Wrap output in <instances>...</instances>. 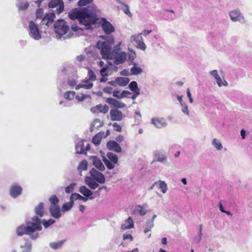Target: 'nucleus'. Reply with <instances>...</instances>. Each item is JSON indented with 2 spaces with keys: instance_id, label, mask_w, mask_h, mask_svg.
Here are the masks:
<instances>
[{
  "instance_id": "69168bd1",
  "label": "nucleus",
  "mask_w": 252,
  "mask_h": 252,
  "mask_svg": "<svg viewBox=\"0 0 252 252\" xmlns=\"http://www.w3.org/2000/svg\"><path fill=\"white\" fill-rule=\"evenodd\" d=\"M85 58V57L84 55H80L79 56H77L76 58V60L78 61L79 62H82L83 61H84Z\"/></svg>"
},
{
  "instance_id": "9d476101",
  "label": "nucleus",
  "mask_w": 252,
  "mask_h": 252,
  "mask_svg": "<svg viewBox=\"0 0 252 252\" xmlns=\"http://www.w3.org/2000/svg\"><path fill=\"white\" fill-rule=\"evenodd\" d=\"M90 174L97 183L99 184H103L105 182V178L103 174L97 171L94 168H93L90 171Z\"/></svg>"
},
{
  "instance_id": "0eeeda50",
  "label": "nucleus",
  "mask_w": 252,
  "mask_h": 252,
  "mask_svg": "<svg viewBox=\"0 0 252 252\" xmlns=\"http://www.w3.org/2000/svg\"><path fill=\"white\" fill-rule=\"evenodd\" d=\"M55 18V15L53 13L46 14L41 19L39 26L40 29L46 31L48 28L50 27Z\"/></svg>"
},
{
  "instance_id": "6e6d98bb",
  "label": "nucleus",
  "mask_w": 252,
  "mask_h": 252,
  "mask_svg": "<svg viewBox=\"0 0 252 252\" xmlns=\"http://www.w3.org/2000/svg\"><path fill=\"white\" fill-rule=\"evenodd\" d=\"M36 19H41L44 17L43 9L42 8H38L36 11Z\"/></svg>"
},
{
  "instance_id": "13d9d810",
  "label": "nucleus",
  "mask_w": 252,
  "mask_h": 252,
  "mask_svg": "<svg viewBox=\"0 0 252 252\" xmlns=\"http://www.w3.org/2000/svg\"><path fill=\"white\" fill-rule=\"evenodd\" d=\"M113 94L114 97H116L118 98H123L122 92L121 93L118 91H114L113 92Z\"/></svg>"
},
{
  "instance_id": "58836bf2",
  "label": "nucleus",
  "mask_w": 252,
  "mask_h": 252,
  "mask_svg": "<svg viewBox=\"0 0 252 252\" xmlns=\"http://www.w3.org/2000/svg\"><path fill=\"white\" fill-rule=\"evenodd\" d=\"M212 145L218 151H220L222 149V145L220 141L217 138L213 139Z\"/></svg>"
},
{
  "instance_id": "393cba45",
  "label": "nucleus",
  "mask_w": 252,
  "mask_h": 252,
  "mask_svg": "<svg viewBox=\"0 0 252 252\" xmlns=\"http://www.w3.org/2000/svg\"><path fill=\"white\" fill-rule=\"evenodd\" d=\"M79 191L86 197H90L89 198L91 199H93L94 198L93 197H90L93 194V192L86 186H81L79 188Z\"/></svg>"
},
{
  "instance_id": "37998d69",
  "label": "nucleus",
  "mask_w": 252,
  "mask_h": 252,
  "mask_svg": "<svg viewBox=\"0 0 252 252\" xmlns=\"http://www.w3.org/2000/svg\"><path fill=\"white\" fill-rule=\"evenodd\" d=\"M129 88L132 92L140 91L136 81H132L128 85Z\"/></svg>"
},
{
  "instance_id": "f704fd0d",
  "label": "nucleus",
  "mask_w": 252,
  "mask_h": 252,
  "mask_svg": "<svg viewBox=\"0 0 252 252\" xmlns=\"http://www.w3.org/2000/svg\"><path fill=\"white\" fill-rule=\"evenodd\" d=\"M142 72V69L136 65L135 63H134V65L130 69L131 75H138Z\"/></svg>"
},
{
  "instance_id": "f03ea898",
  "label": "nucleus",
  "mask_w": 252,
  "mask_h": 252,
  "mask_svg": "<svg viewBox=\"0 0 252 252\" xmlns=\"http://www.w3.org/2000/svg\"><path fill=\"white\" fill-rule=\"evenodd\" d=\"M42 229L41 219L38 217L33 216L31 220L26 222V225L22 224L18 226L16 232L18 236L26 234L33 240L37 239L40 236L39 232Z\"/></svg>"
},
{
  "instance_id": "1a4fd4ad",
  "label": "nucleus",
  "mask_w": 252,
  "mask_h": 252,
  "mask_svg": "<svg viewBox=\"0 0 252 252\" xmlns=\"http://www.w3.org/2000/svg\"><path fill=\"white\" fill-rule=\"evenodd\" d=\"M130 41L135 42L137 44V47L139 49L145 50L146 48L145 44L143 42L142 35L140 33L138 35H133L130 37Z\"/></svg>"
},
{
  "instance_id": "cd10ccee",
  "label": "nucleus",
  "mask_w": 252,
  "mask_h": 252,
  "mask_svg": "<svg viewBox=\"0 0 252 252\" xmlns=\"http://www.w3.org/2000/svg\"><path fill=\"white\" fill-rule=\"evenodd\" d=\"M110 117L112 121H120L122 119V111H110Z\"/></svg>"
},
{
  "instance_id": "e2e57ef3",
  "label": "nucleus",
  "mask_w": 252,
  "mask_h": 252,
  "mask_svg": "<svg viewBox=\"0 0 252 252\" xmlns=\"http://www.w3.org/2000/svg\"><path fill=\"white\" fill-rule=\"evenodd\" d=\"M67 84L68 85L73 87L75 86L77 83L76 81L74 79H68L67 81Z\"/></svg>"
},
{
  "instance_id": "f8f14e48",
  "label": "nucleus",
  "mask_w": 252,
  "mask_h": 252,
  "mask_svg": "<svg viewBox=\"0 0 252 252\" xmlns=\"http://www.w3.org/2000/svg\"><path fill=\"white\" fill-rule=\"evenodd\" d=\"M105 41H99L97 42L96 44L97 48L100 50L101 52V47H103L102 43L105 46L110 45V50H112V45L114 43V39L113 36L109 35V36H105Z\"/></svg>"
},
{
  "instance_id": "0e129e2a",
  "label": "nucleus",
  "mask_w": 252,
  "mask_h": 252,
  "mask_svg": "<svg viewBox=\"0 0 252 252\" xmlns=\"http://www.w3.org/2000/svg\"><path fill=\"white\" fill-rule=\"evenodd\" d=\"M123 239L125 240H126V239H129L130 241H132L133 240V237L130 234H124L123 235Z\"/></svg>"
},
{
  "instance_id": "4468645a",
  "label": "nucleus",
  "mask_w": 252,
  "mask_h": 252,
  "mask_svg": "<svg viewBox=\"0 0 252 252\" xmlns=\"http://www.w3.org/2000/svg\"><path fill=\"white\" fill-rule=\"evenodd\" d=\"M106 147L110 151L117 153H120L122 152L121 147L116 141L110 140L108 141Z\"/></svg>"
},
{
  "instance_id": "4be33fe9",
  "label": "nucleus",
  "mask_w": 252,
  "mask_h": 252,
  "mask_svg": "<svg viewBox=\"0 0 252 252\" xmlns=\"http://www.w3.org/2000/svg\"><path fill=\"white\" fill-rule=\"evenodd\" d=\"M154 160L161 163H164L167 160V157L162 151H156L154 152Z\"/></svg>"
},
{
  "instance_id": "ddd939ff",
  "label": "nucleus",
  "mask_w": 252,
  "mask_h": 252,
  "mask_svg": "<svg viewBox=\"0 0 252 252\" xmlns=\"http://www.w3.org/2000/svg\"><path fill=\"white\" fill-rule=\"evenodd\" d=\"M229 16L230 19L233 22L244 21V18L242 14L241 13L240 11L238 9H235L229 12Z\"/></svg>"
},
{
  "instance_id": "39448f33",
  "label": "nucleus",
  "mask_w": 252,
  "mask_h": 252,
  "mask_svg": "<svg viewBox=\"0 0 252 252\" xmlns=\"http://www.w3.org/2000/svg\"><path fill=\"white\" fill-rule=\"evenodd\" d=\"M42 29L40 26L34 23L33 21H31L29 23L28 31L30 36L35 40H39L41 39Z\"/></svg>"
},
{
  "instance_id": "c03bdc74",
  "label": "nucleus",
  "mask_w": 252,
  "mask_h": 252,
  "mask_svg": "<svg viewBox=\"0 0 252 252\" xmlns=\"http://www.w3.org/2000/svg\"><path fill=\"white\" fill-rule=\"evenodd\" d=\"M75 93L73 91H67L64 94V97L66 99L72 100L75 97Z\"/></svg>"
},
{
  "instance_id": "2eb2a0df",
  "label": "nucleus",
  "mask_w": 252,
  "mask_h": 252,
  "mask_svg": "<svg viewBox=\"0 0 252 252\" xmlns=\"http://www.w3.org/2000/svg\"><path fill=\"white\" fill-rule=\"evenodd\" d=\"M90 160L92 161V164L98 170L103 171L105 170V168L103 163L101 161L100 159L96 156H91L90 158Z\"/></svg>"
},
{
  "instance_id": "3c124183",
  "label": "nucleus",
  "mask_w": 252,
  "mask_h": 252,
  "mask_svg": "<svg viewBox=\"0 0 252 252\" xmlns=\"http://www.w3.org/2000/svg\"><path fill=\"white\" fill-rule=\"evenodd\" d=\"M76 184L74 183H71L69 186L65 188V191L67 193H70L73 191L75 186Z\"/></svg>"
},
{
  "instance_id": "a211bd4d",
  "label": "nucleus",
  "mask_w": 252,
  "mask_h": 252,
  "mask_svg": "<svg viewBox=\"0 0 252 252\" xmlns=\"http://www.w3.org/2000/svg\"><path fill=\"white\" fill-rule=\"evenodd\" d=\"M22 191V188L18 184L12 186L10 189V194L13 198H16L19 196Z\"/></svg>"
},
{
  "instance_id": "338daca9",
  "label": "nucleus",
  "mask_w": 252,
  "mask_h": 252,
  "mask_svg": "<svg viewBox=\"0 0 252 252\" xmlns=\"http://www.w3.org/2000/svg\"><path fill=\"white\" fill-rule=\"evenodd\" d=\"M103 92L110 94L112 92V88L111 87H106L103 89Z\"/></svg>"
},
{
  "instance_id": "5fc2aeb1",
  "label": "nucleus",
  "mask_w": 252,
  "mask_h": 252,
  "mask_svg": "<svg viewBox=\"0 0 252 252\" xmlns=\"http://www.w3.org/2000/svg\"><path fill=\"white\" fill-rule=\"evenodd\" d=\"M93 0H79L77 3L79 6H83L91 3Z\"/></svg>"
},
{
  "instance_id": "a878e982",
  "label": "nucleus",
  "mask_w": 252,
  "mask_h": 252,
  "mask_svg": "<svg viewBox=\"0 0 252 252\" xmlns=\"http://www.w3.org/2000/svg\"><path fill=\"white\" fill-rule=\"evenodd\" d=\"M103 125V123L98 119H95L91 124L90 130L91 132L94 131L95 129H97Z\"/></svg>"
},
{
  "instance_id": "49530a36",
  "label": "nucleus",
  "mask_w": 252,
  "mask_h": 252,
  "mask_svg": "<svg viewBox=\"0 0 252 252\" xmlns=\"http://www.w3.org/2000/svg\"><path fill=\"white\" fill-rule=\"evenodd\" d=\"M75 98L79 101H82L87 98H91V96L88 94H78L75 96Z\"/></svg>"
},
{
  "instance_id": "f3484780",
  "label": "nucleus",
  "mask_w": 252,
  "mask_h": 252,
  "mask_svg": "<svg viewBox=\"0 0 252 252\" xmlns=\"http://www.w3.org/2000/svg\"><path fill=\"white\" fill-rule=\"evenodd\" d=\"M51 215L55 219H59L62 216L61 210L59 205H51L49 207Z\"/></svg>"
},
{
  "instance_id": "2f4dec72",
  "label": "nucleus",
  "mask_w": 252,
  "mask_h": 252,
  "mask_svg": "<svg viewBox=\"0 0 252 252\" xmlns=\"http://www.w3.org/2000/svg\"><path fill=\"white\" fill-rule=\"evenodd\" d=\"M16 5L19 9L25 10L28 8L29 4L25 0H17Z\"/></svg>"
},
{
  "instance_id": "09e8293b",
  "label": "nucleus",
  "mask_w": 252,
  "mask_h": 252,
  "mask_svg": "<svg viewBox=\"0 0 252 252\" xmlns=\"http://www.w3.org/2000/svg\"><path fill=\"white\" fill-rule=\"evenodd\" d=\"M110 68L108 66L103 67L100 71V75L102 77H107L109 74L108 73Z\"/></svg>"
},
{
  "instance_id": "864d4df0",
  "label": "nucleus",
  "mask_w": 252,
  "mask_h": 252,
  "mask_svg": "<svg viewBox=\"0 0 252 252\" xmlns=\"http://www.w3.org/2000/svg\"><path fill=\"white\" fill-rule=\"evenodd\" d=\"M88 74L89 77V79L90 80H91L92 81H94L95 80L96 75L92 70L89 69Z\"/></svg>"
},
{
  "instance_id": "052dcab7",
  "label": "nucleus",
  "mask_w": 252,
  "mask_h": 252,
  "mask_svg": "<svg viewBox=\"0 0 252 252\" xmlns=\"http://www.w3.org/2000/svg\"><path fill=\"white\" fill-rule=\"evenodd\" d=\"M131 95L132 94L128 91H123L122 92L123 97H127L130 98Z\"/></svg>"
},
{
  "instance_id": "ea45409f",
  "label": "nucleus",
  "mask_w": 252,
  "mask_h": 252,
  "mask_svg": "<svg viewBox=\"0 0 252 252\" xmlns=\"http://www.w3.org/2000/svg\"><path fill=\"white\" fill-rule=\"evenodd\" d=\"M88 168V162L86 160H82L78 165L77 169L79 172H81L83 170H86Z\"/></svg>"
},
{
  "instance_id": "680f3d73",
  "label": "nucleus",
  "mask_w": 252,
  "mask_h": 252,
  "mask_svg": "<svg viewBox=\"0 0 252 252\" xmlns=\"http://www.w3.org/2000/svg\"><path fill=\"white\" fill-rule=\"evenodd\" d=\"M209 73L211 75L213 76L215 79L219 76L218 71L216 69L211 71Z\"/></svg>"
},
{
  "instance_id": "412c9836",
  "label": "nucleus",
  "mask_w": 252,
  "mask_h": 252,
  "mask_svg": "<svg viewBox=\"0 0 252 252\" xmlns=\"http://www.w3.org/2000/svg\"><path fill=\"white\" fill-rule=\"evenodd\" d=\"M152 124L157 128H161L167 126L165 120L163 118H154L152 119Z\"/></svg>"
},
{
  "instance_id": "c756f323",
  "label": "nucleus",
  "mask_w": 252,
  "mask_h": 252,
  "mask_svg": "<svg viewBox=\"0 0 252 252\" xmlns=\"http://www.w3.org/2000/svg\"><path fill=\"white\" fill-rule=\"evenodd\" d=\"M133 227V221L131 217H129L125 222L122 224L121 228L123 230L130 229Z\"/></svg>"
},
{
  "instance_id": "4d7b16f0",
  "label": "nucleus",
  "mask_w": 252,
  "mask_h": 252,
  "mask_svg": "<svg viewBox=\"0 0 252 252\" xmlns=\"http://www.w3.org/2000/svg\"><path fill=\"white\" fill-rule=\"evenodd\" d=\"M141 116L139 111H136L135 113V124H139L141 121Z\"/></svg>"
},
{
  "instance_id": "72a5a7b5",
  "label": "nucleus",
  "mask_w": 252,
  "mask_h": 252,
  "mask_svg": "<svg viewBox=\"0 0 252 252\" xmlns=\"http://www.w3.org/2000/svg\"><path fill=\"white\" fill-rule=\"evenodd\" d=\"M70 200H73V202L76 200H83L84 202H86L88 200V198L83 197L78 193H74L71 195Z\"/></svg>"
},
{
  "instance_id": "6ab92c4d",
  "label": "nucleus",
  "mask_w": 252,
  "mask_h": 252,
  "mask_svg": "<svg viewBox=\"0 0 252 252\" xmlns=\"http://www.w3.org/2000/svg\"><path fill=\"white\" fill-rule=\"evenodd\" d=\"M106 101L110 105L117 108H123L125 106L124 103L113 98H107Z\"/></svg>"
},
{
  "instance_id": "7c9ffc66",
  "label": "nucleus",
  "mask_w": 252,
  "mask_h": 252,
  "mask_svg": "<svg viewBox=\"0 0 252 252\" xmlns=\"http://www.w3.org/2000/svg\"><path fill=\"white\" fill-rule=\"evenodd\" d=\"M35 213L36 217H42L44 215V204L40 202L35 208Z\"/></svg>"
},
{
  "instance_id": "aec40b11",
  "label": "nucleus",
  "mask_w": 252,
  "mask_h": 252,
  "mask_svg": "<svg viewBox=\"0 0 252 252\" xmlns=\"http://www.w3.org/2000/svg\"><path fill=\"white\" fill-rule=\"evenodd\" d=\"M106 101L110 105L117 108H123L125 106L124 103L113 98H107Z\"/></svg>"
},
{
  "instance_id": "c85d7f7f",
  "label": "nucleus",
  "mask_w": 252,
  "mask_h": 252,
  "mask_svg": "<svg viewBox=\"0 0 252 252\" xmlns=\"http://www.w3.org/2000/svg\"><path fill=\"white\" fill-rule=\"evenodd\" d=\"M91 80L89 79L84 80L83 81L84 84H79L76 87V89L78 90L80 88H83L86 89H90L93 86V84L91 82Z\"/></svg>"
},
{
  "instance_id": "20e7f679",
  "label": "nucleus",
  "mask_w": 252,
  "mask_h": 252,
  "mask_svg": "<svg viewBox=\"0 0 252 252\" xmlns=\"http://www.w3.org/2000/svg\"><path fill=\"white\" fill-rule=\"evenodd\" d=\"M69 26L66 22L63 19H59L54 24V31L55 33V37L57 39L64 40L71 37L70 34H67L69 31Z\"/></svg>"
},
{
  "instance_id": "79ce46f5",
  "label": "nucleus",
  "mask_w": 252,
  "mask_h": 252,
  "mask_svg": "<svg viewBox=\"0 0 252 252\" xmlns=\"http://www.w3.org/2000/svg\"><path fill=\"white\" fill-rule=\"evenodd\" d=\"M117 1L124 6V7L123 9V10L124 12V13L126 15H128L129 16L131 17L132 16V14L129 11V7L128 5L122 2L120 0H117Z\"/></svg>"
},
{
  "instance_id": "6e6552de",
  "label": "nucleus",
  "mask_w": 252,
  "mask_h": 252,
  "mask_svg": "<svg viewBox=\"0 0 252 252\" xmlns=\"http://www.w3.org/2000/svg\"><path fill=\"white\" fill-rule=\"evenodd\" d=\"M85 140L80 139L76 143L75 149L76 151V153L78 154H84L86 155L87 151L90 150V145L89 143L86 144L85 148H84ZM85 142H86L85 141Z\"/></svg>"
},
{
  "instance_id": "7ed1b4c3",
  "label": "nucleus",
  "mask_w": 252,
  "mask_h": 252,
  "mask_svg": "<svg viewBox=\"0 0 252 252\" xmlns=\"http://www.w3.org/2000/svg\"><path fill=\"white\" fill-rule=\"evenodd\" d=\"M121 42L115 45L112 50H110V45L105 46L102 43L101 47V55L103 59L114 60L115 64L119 65L124 63L127 58V55L125 52L121 51Z\"/></svg>"
},
{
  "instance_id": "774afa93",
  "label": "nucleus",
  "mask_w": 252,
  "mask_h": 252,
  "mask_svg": "<svg viewBox=\"0 0 252 252\" xmlns=\"http://www.w3.org/2000/svg\"><path fill=\"white\" fill-rule=\"evenodd\" d=\"M215 80H216V82L219 87H221L222 86V81L220 76Z\"/></svg>"
},
{
  "instance_id": "4c0bfd02",
  "label": "nucleus",
  "mask_w": 252,
  "mask_h": 252,
  "mask_svg": "<svg viewBox=\"0 0 252 252\" xmlns=\"http://www.w3.org/2000/svg\"><path fill=\"white\" fill-rule=\"evenodd\" d=\"M74 205L73 200H70L68 202H66L63 204L62 206V211L64 212L70 210Z\"/></svg>"
},
{
  "instance_id": "dca6fc26",
  "label": "nucleus",
  "mask_w": 252,
  "mask_h": 252,
  "mask_svg": "<svg viewBox=\"0 0 252 252\" xmlns=\"http://www.w3.org/2000/svg\"><path fill=\"white\" fill-rule=\"evenodd\" d=\"M102 20L101 27L105 33L109 35L113 32L115 31V29L113 25L105 19H103Z\"/></svg>"
},
{
  "instance_id": "bb28decb",
  "label": "nucleus",
  "mask_w": 252,
  "mask_h": 252,
  "mask_svg": "<svg viewBox=\"0 0 252 252\" xmlns=\"http://www.w3.org/2000/svg\"><path fill=\"white\" fill-rule=\"evenodd\" d=\"M104 134V132H99L96 134L92 139V142L96 146L99 145Z\"/></svg>"
},
{
  "instance_id": "b1692460",
  "label": "nucleus",
  "mask_w": 252,
  "mask_h": 252,
  "mask_svg": "<svg viewBox=\"0 0 252 252\" xmlns=\"http://www.w3.org/2000/svg\"><path fill=\"white\" fill-rule=\"evenodd\" d=\"M147 207L146 204H144L142 205H138L135 207L133 213L136 214L139 213L141 216H144L146 214L147 211L145 209V208Z\"/></svg>"
},
{
  "instance_id": "de8ad7c7",
  "label": "nucleus",
  "mask_w": 252,
  "mask_h": 252,
  "mask_svg": "<svg viewBox=\"0 0 252 252\" xmlns=\"http://www.w3.org/2000/svg\"><path fill=\"white\" fill-rule=\"evenodd\" d=\"M159 188L161 190L162 193H165L167 190V184L164 181H159Z\"/></svg>"
},
{
  "instance_id": "5701e85b",
  "label": "nucleus",
  "mask_w": 252,
  "mask_h": 252,
  "mask_svg": "<svg viewBox=\"0 0 252 252\" xmlns=\"http://www.w3.org/2000/svg\"><path fill=\"white\" fill-rule=\"evenodd\" d=\"M85 182L86 185L93 189H96L99 186L98 183L92 177H86L85 179Z\"/></svg>"
},
{
  "instance_id": "f257e3e1",
  "label": "nucleus",
  "mask_w": 252,
  "mask_h": 252,
  "mask_svg": "<svg viewBox=\"0 0 252 252\" xmlns=\"http://www.w3.org/2000/svg\"><path fill=\"white\" fill-rule=\"evenodd\" d=\"M100 10L94 5L88 7L75 8L68 13L70 19H78L79 23L86 27L87 30H92V25L96 23Z\"/></svg>"
},
{
  "instance_id": "a19ab883",
  "label": "nucleus",
  "mask_w": 252,
  "mask_h": 252,
  "mask_svg": "<svg viewBox=\"0 0 252 252\" xmlns=\"http://www.w3.org/2000/svg\"><path fill=\"white\" fill-rule=\"evenodd\" d=\"M154 225V224L153 220H147L145 224V228L144 230V233H147L148 232L150 231Z\"/></svg>"
},
{
  "instance_id": "603ef678",
  "label": "nucleus",
  "mask_w": 252,
  "mask_h": 252,
  "mask_svg": "<svg viewBox=\"0 0 252 252\" xmlns=\"http://www.w3.org/2000/svg\"><path fill=\"white\" fill-rule=\"evenodd\" d=\"M128 59L127 61L131 63H133L135 57H136V54L135 52L134 51H131L130 53L127 55Z\"/></svg>"
},
{
  "instance_id": "8fccbe9b",
  "label": "nucleus",
  "mask_w": 252,
  "mask_h": 252,
  "mask_svg": "<svg viewBox=\"0 0 252 252\" xmlns=\"http://www.w3.org/2000/svg\"><path fill=\"white\" fill-rule=\"evenodd\" d=\"M49 201L52 204L51 205H58V203L59 202V200L56 195H52L49 198Z\"/></svg>"
},
{
  "instance_id": "9b49d317",
  "label": "nucleus",
  "mask_w": 252,
  "mask_h": 252,
  "mask_svg": "<svg viewBox=\"0 0 252 252\" xmlns=\"http://www.w3.org/2000/svg\"><path fill=\"white\" fill-rule=\"evenodd\" d=\"M50 8H55L58 6L56 12L58 14H60L63 12L64 9V5L62 0H52L48 4Z\"/></svg>"
},
{
  "instance_id": "bf43d9fd",
  "label": "nucleus",
  "mask_w": 252,
  "mask_h": 252,
  "mask_svg": "<svg viewBox=\"0 0 252 252\" xmlns=\"http://www.w3.org/2000/svg\"><path fill=\"white\" fill-rule=\"evenodd\" d=\"M113 127L114 129L117 131L120 132L122 130L121 126L116 123L113 124Z\"/></svg>"
},
{
  "instance_id": "473e14b6",
  "label": "nucleus",
  "mask_w": 252,
  "mask_h": 252,
  "mask_svg": "<svg viewBox=\"0 0 252 252\" xmlns=\"http://www.w3.org/2000/svg\"><path fill=\"white\" fill-rule=\"evenodd\" d=\"M129 79L127 77H117L116 78V82L117 84L121 86H125L129 82Z\"/></svg>"
},
{
  "instance_id": "423d86ee",
  "label": "nucleus",
  "mask_w": 252,
  "mask_h": 252,
  "mask_svg": "<svg viewBox=\"0 0 252 252\" xmlns=\"http://www.w3.org/2000/svg\"><path fill=\"white\" fill-rule=\"evenodd\" d=\"M107 158L103 157V161L109 169H113L118 162V157L117 155L111 152H108L106 155Z\"/></svg>"
},
{
  "instance_id": "a18cd8bd",
  "label": "nucleus",
  "mask_w": 252,
  "mask_h": 252,
  "mask_svg": "<svg viewBox=\"0 0 252 252\" xmlns=\"http://www.w3.org/2000/svg\"><path fill=\"white\" fill-rule=\"evenodd\" d=\"M41 224H43L44 228H46L52 224H54L55 222V221L53 219H50L48 220H43V221L41 220Z\"/></svg>"
},
{
  "instance_id": "e433bc0d",
  "label": "nucleus",
  "mask_w": 252,
  "mask_h": 252,
  "mask_svg": "<svg viewBox=\"0 0 252 252\" xmlns=\"http://www.w3.org/2000/svg\"><path fill=\"white\" fill-rule=\"evenodd\" d=\"M65 240L60 241L57 242H52L49 244L50 247L54 250H57L62 248Z\"/></svg>"
},
{
  "instance_id": "c9c22d12",
  "label": "nucleus",
  "mask_w": 252,
  "mask_h": 252,
  "mask_svg": "<svg viewBox=\"0 0 252 252\" xmlns=\"http://www.w3.org/2000/svg\"><path fill=\"white\" fill-rule=\"evenodd\" d=\"M20 248L23 249L21 252H31L32 244L30 242H26L24 245H21Z\"/></svg>"
}]
</instances>
